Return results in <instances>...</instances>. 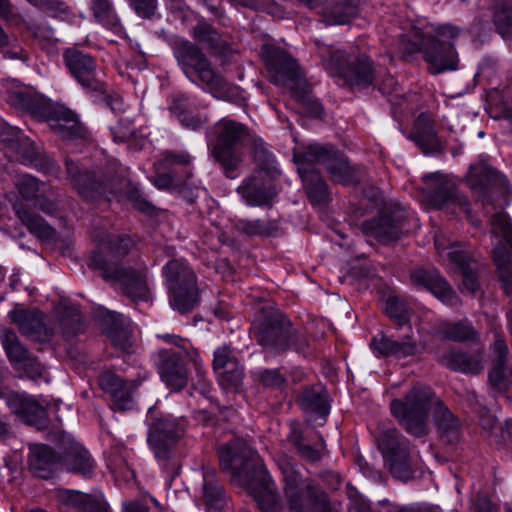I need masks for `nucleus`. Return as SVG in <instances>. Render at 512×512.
Here are the masks:
<instances>
[{"mask_svg":"<svg viewBox=\"0 0 512 512\" xmlns=\"http://www.w3.org/2000/svg\"><path fill=\"white\" fill-rule=\"evenodd\" d=\"M411 283L433 293L440 301L449 306L459 304V298L452 287L435 269H415L410 275Z\"/></svg>","mask_w":512,"mask_h":512,"instance_id":"nucleus-22","label":"nucleus"},{"mask_svg":"<svg viewBox=\"0 0 512 512\" xmlns=\"http://www.w3.org/2000/svg\"><path fill=\"white\" fill-rule=\"evenodd\" d=\"M449 260L453 263L463 278V286L470 292H475L478 288L477 275L474 268L470 266V257L465 251L449 252Z\"/></svg>","mask_w":512,"mask_h":512,"instance_id":"nucleus-42","label":"nucleus"},{"mask_svg":"<svg viewBox=\"0 0 512 512\" xmlns=\"http://www.w3.org/2000/svg\"><path fill=\"white\" fill-rule=\"evenodd\" d=\"M109 336L113 345L124 352H128L132 347L131 334L128 330L115 327L110 330Z\"/></svg>","mask_w":512,"mask_h":512,"instance_id":"nucleus-59","label":"nucleus"},{"mask_svg":"<svg viewBox=\"0 0 512 512\" xmlns=\"http://www.w3.org/2000/svg\"><path fill=\"white\" fill-rule=\"evenodd\" d=\"M55 498L59 505L78 508L81 512H109L102 495H88L75 490L58 489Z\"/></svg>","mask_w":512,"mask_h":512,"instance_id":"nucleus-29","label":"nucleus"},{"mask_svg":"<svg viewBox=\"0 0 512 512\" xmlns=\"http://www.w3.org/2000/svg\"><path fill=\"white\" fill-rule=\"evenodd\" d=\"M158 338L166 343L175 346L178 350L163 349L159 351V374L162 381L171 389L179 391L183 389L188 382L187 370L183 358L189 359L194 363L197 370L200 368L199 354L196 349L191 347L187 339H183L174 334H161Z\"/></svg>","mask_w":512,"mask_h":512,"instance_id":"nucleus-6","label":"nucleus"},{"mask_svg":"<svg viewBox=\"0 0 512 512\" xmlns=\"http://www.w3.org/2000/svg\"><path fill=\"white\" fill-rule=\"evenodd\" d=\"M264 57L272 81L277 85L293 88L300 77L295 60L276 47H267L264 50Z\"/></svg>","mask_w":512,"mask_h":512,"instance_id":"nucleus-19","label":"nucleus"},{"mask_svg":"<svg viewBox=\"0 0 512 512\" xmlns=\"http://www.w3.org/2000/svg\"><path fill=\"white\" fill-rule=\"evenodd\" d=\"M66 171L70 183L87 200L95 201L101 197L109 199V195L118 190L112 179L107 180V183L95 181L88 171H83L71 160H66Z\"/></svg>","mask_w":512,"mask_h":512,"instance_id":"nucleus-18","label":"nucleus"},{"mask_svg":"<svg viewBox=\"0 0 512 512\" xmlns=\"http://www.w3.org/2000/svg\"><path fill=\"white\" fill-rule=\"evenodd\" d=\"M220 385L227 390L237 389L243 378V368L238 365L233 368H227L217 372Z\"/></svg>","mask_w":512,"mask_h":512,"instance_id":"nucleus-52","label":"nucleus"},{"mask_svg":"<svg viewBox=\"0 0 512 512\" xmlns=\"http://www.w3.org/2000/svg\"><path fill=\"white\" fill-rule=\"evenodd\" d=\"M299 403L307 412L318 413L321 416H326L329 412L326 393L320 386L306 388L299 396Z\"/></svg>","mask_w":512,"mask_h":512,"instance_id":"nucleus-40","label":"nucleus"},{"mask_svg":"<svg viewBox=\"0 0 512 512\" xmlns=\"http://www.w3.org/2000/svg\"><path fill=\"white\" fill-rule=\"evenodd\" d=\"M40 9L43 10L48 16L60 20H68L71 16L69 7L59 0H44Z\"/></svg>","mask_w":512,"mask_h":512,"instance_id":"nucleus-55","label":"nucleus"},{"mask_svg":"<svg viewBox=\"0 0 512 512\" xmlns=\"http://www.w3.org/2000/svg\"><path fill=\"white\" fill-rule=\"evenodd\" d=\"M45 186L43 182L28 174L20 176L15 182L18 193L25 200L35 199L38 193L45 192Z\"/></svg>","mask_w":512,"mask_h":512,"instance_id":"nucleus-49","label":"nucleus"},{"mask_svg":"<svg viewBox=\"0 0 512 512\" xmlns=\"http://www.w3.org/2000/svg\"><path fill=\"white\" fill-rule=\"evenodd\" d=\"M378 447L389 462L391 473L401 480H407L412 472V454L409 441L395 429L383 431Z\"/></svg>","mask_w":512,"mask_h":512,"instance_id":"nucleus-15","label":"nucleus"},{"mask_svg":"<svg viewBox=\"0 0 512 512\" xmlns=\"http://www.w3.org/2000/svg\"><path fill=\"white\" fill-rule=\"evenodd\" d=\"M9 102L11 103V105L15 106L18 109L30 111L31 113L36 112L34 99L25 92H12L9 95Z\"/></svg>","mask_w":512,"mask_h":512,"instance_id":"nucleus-58","label":"nucleus"},{"mask_svg":"<svg viewBox=\"0 0 512 512\" xmlns=\"http://www.w3.org/2000/svg\"><path fill=\"white\" fill-rule=\"evenodd\" d=\"M112 134L115 141L125 142L136 137V129L129 118H122L112 128Z\"/></svg>","mask_w":512,"mask_h":512,"instance_id":"nucleus-56","label":"nucleus"},{"mask_svg":"<svg viewBox=\"0 0 512 512\" xmlns=\"http://www.w3.org/2000/svg\"><path fill=\"white\" fill-rule=\"evenodd\" d=\"M285 496L292 512H330L327 496L306 483L289 462L280 464Z\"/></svg>","mask_w":512,"mask_h":512,"instance_id":"nucleus-11","label":"nucleus"},{"mask_svg":"<svg viewBox=\"0 0 512 512\" xmlns=\"http://www.w3.org/2000/svg\"><path fill=\"white\" fill-rule=\"evenodd\" d=\"M359 0H334L328 17L332 24H345L357 15Z\"/></svg>","mask_w":512,"mask_h":512,"instance_id":"nucleus-44","label":"nucleus"},{"mask_svg":"<svg viewBox=\"0 0 512 512\" xmlns=\"http://www.w3.org/2000/svg\"><path fill=\"white\" fill-rule=\"evenodd\" d=\"M494 175V171L486 163L471 165L467 176L468 182L473 189L485 188Z\"/></svg>","mask_w":512,"mask_h":512,"instance_id":"nucleus-50","label":"nucleus"},{"mask_svg":"<svg viewBox=\"0 0 512 512\" xmlns=\"http://www.w3.org/2000/svg\"><path fill=\"white\" fill-rule=\"evenodd\" d=\"M22 334L40 341H46L50 336V330L44 323V316L37 310H14L10 313Z\"/></svg>","mask_w":512,"mask_h":512,"instance_id":"nucleus-30","label":"nucleus"},{"mask_svg":"<svg viewBox=\"0 0 512 512\" xmlns=\"http://www.w3.org/2000/svg\"><path fill=\"white\" fill-rule=\"evenodd\" d=\"M28 464L35 476L49 479L62 464V461L50 447L43 444H35L30 447Z\"/></svg>","mask_w":512,"mask_h":512,"instance_id":"nucleus-31","label":"nucleus"},{"mask_svg":"<svg viewBox=\"0 0 512 512\" xmlns=\"http://www.w3.org/2000/svg\"><path fill=\"white\" fill-rule=\"evenodd\" d=\"M0 149L10 158H18L26 165H33L36 153L30 140L12 126H3L0 131Z\"/></svg>","mask_w":512,"mask_h":512,"instance_id":"nucleus-23","label":"nucleus"},{"mask_svg":"<svg viewBox=\"0 0 512 512\" xmlns=\"http://www.w3.org/2000/svg\"><path fill=\"white\" fill-rule=\"evenodd\" d=\"M148 443L163 469L172 477L179 473L178 463L172 460L173 449L184 433L181 421L170 414L150 408L147 414Z\"/></svg>","mask_w":512,"mask_h":512,"instance_id":"nucleus-4","label":"nucleus"},{"mask_svg":"<svg viewBox=\"0 0 512 512\" xmlns=\"http://www.w3.org/2000/svg\"><path fill=\"white\" fill-rule=\"evenodd\" d=\"M433 404V393L430 388L418 384L403 400L394 399L390 403V410L408 433L422 437L427 434L428 415Z\"/></svg>","mask_w":512,"mask_h":512,"instance_id":"nucleus-7","label":"nucleus"},{"mask_svg":"<svg viewBox=\"0 0 512 512\" xmlns=\"http://www.w3.org/2000/svg\"><path fill=\"white\" fill-rule=\"evenodd\" d=\"M101 388L112 397V407L115 410L127 411L133 408L132 394L139 386L135 380H123L112 373H104L99 378Z\"/></svg>","mask_w":512,"mask_h":512,"instance_id":"nucleus-24","label":"nucleus"},{"mask_svg":"<svg viewBox=\"0 0 512 512\" xmlns=\"http://www.w3.org/2000/svg\"><path fill=\"white\" fill-rule=\"evenodd\" d=\"M238 365L236 357L228 346L220 347L214 352L213 368L216 373Z\"/></svg>","mask_w":512,"mask_h":512,"instance_id":"nucleus-53","label":"nucleus"},{"mask_svg":"<svg viewBox=\"0 0 512 512\" xmlns=\"http://www.w3.org/2000/svg\"><path fill=\"white\" fill-rule=\"evenodd\" d=\"M257 169L246 177L237 188L242 200L249 206L270 205L277 195L273 181L281 174L274 156L263 146L257 143L253 152Z\"/></svg>","mask_w":512,"mask_h":512,"instance_id":"nucleus-3","label":"nucleus"},{"mask_svg":"<svg viewBox=\"0 0 512 512\" xmlns=\"http://www.w3.org/2000/svg\"><path fill=\"white\" fill-rule=\"evenodd\" d=\"M252 333L259 345L275 354L289 349L300 351L306 345L303 335L298 333L291 322L281 315H273L254 324Z\"/></svg>","mask_w":512,"mask_h":512,"instance_id":"nucleus-10","label":"nucleus"},{"mask_svg":"<svg viewBox=\"0 0 512 512\" xmlns=\"http://www.w3.org/2000/svg\"><path fill=\"white\" fill-rule=\"evenodd\" d=\"M493 256L505 292L512 295V224L507 214L496 213L491 219Z\"/></svg>","mask_w":512,"mask_h":512,"instance_id":"nucleus-13","label":"nucleus"},{"mask_svg":"<svg viewBox=\"0 0 512 512\" xmlns=\"http://www.w3.org/2000/svg\"><path fill=\"white\" fill-rule=\"evenodd\" d=\"M291 441L297 447L300 455L308 460L316 461L320 458V453L317 449L311 447L310 445H305L300 442V434L296 431H293L290 436Z\"/></svg>","mask_w":512,"mask_h":512,"instance_id":"nucleus-63","label":"nucleus"},{"mask_svg":"<svg viewBox=\"0 0 512 512\" xmlns=\"http://www.w3.org/2000/svg\"><path fill=\"white\" fill-rule=\"evenodd\" d=\"M435 32L436 36H423L419 42L405 45L404 52L407 54L421 52L425 61L430 65L432 73L455 70L458 57L450 40L458 36V28L445 24L439 26Z\"/></svg>","mask_w":512,"mask_h":512,"instance_id":"nucleus-5","label":"nucleus"},{"mask_svg":"<svg viewBox=\"0 0 512 512\" xmlns=\"http://www.w3.org/2000/svg\"><path fill=\"white\" fill-rule=\"evenodd\" d=\"M239 232L248 236H269L277 229V223L271 220L239 219L236 222Z\"/></svg>","mask_w":512,"mask_h":512,"instance_id":"nucleus-46","label":"nucleus"},{"mask_svg":"<svg viewBox=\"0 0 512 512\" xmlns=\"http://www.w3.org/2000/svg\"><path fill=\"white\" fill-rule=\"evenodd\" d=\"M17 370H21L25 376L30 378L33 381H38L44 372V367L37 361L36 358L30 356L27 361L20 365V368H16Z\"/></svg>","mask_w":512,"mask_h":512,"instance_id":"nucleus-60","label":"nucleus"},{"mask_svg":"<svg viewBox=\"0 0 512 512\" xmlns=\"http://www.w3.org/2000/svg\"><path fill=\"white\" fill-rule=\"evenodd\" d=\"M427 198L432 206L442 209L454 206L470 217L467 199L459 195L454 180L440 172L430 173L423 177Z\"/></svg>","mask_w":512,"mask_h":512,"instance_id":"nucleus-16","label":"nucleus"},{"mask_svg":"<svg viewBox=\"0 0 512 512\" xmlns=\"http://www.w3.org/2000/svg\"><path fill=\"white\" fill-rule=\"evenodd\" d=\"M326 156L327 153L318 148V144H311L304 151L294 153L298 173L313 204L323 203L328 198L327 185L314 167L318 165L316 159H324Z\"/></svg>","mask_w":512,"mask_h":512,"instance_id":"nucleus-14","label":"nucleus"},{"mask_svg":"<svg viewBox=\"0 0 512 512\" xmlns=\"http://www.w3.org/2000/svg\"><path fill=\"white\" fill-rule=\"evenodd\" d=\"M259 483L249 484V490L262 512H278L281 507L278 494L266 468L263 464L257 466Z\"/></svg>","mask_w":512,"mask_h":512,"instance_id":"nucleus-27","label":"nucleus"},{"mask_svg":"<svg viewBox=\"0 0 512 512\" xmlns=\"http://www.w3.org/2000/svg\"><path fill=\"white\" fill-rule=\"evenodd\" d=\"M131 240L117 235H107L90 257V266L102 272L107 281L119 284L122 291L132 300H147L150 295L148 269L124 267L119 259L128 254Z\"/></svg>","mask_w":512,"mask_h":512,"instance_id":"nucleus-1","label":"nucleus"},{"mask_svg":"<svg viewBox=\"0 0 512 512\" xmlns=\"http://www.w3.org/2000/svg\"><path fill=\"white\" fill-rule=\"evenodd\" d=\"M43 116L49 128L64 140L84 138L86 136V131L81 123H79L76 115L64 107L47 105L43 110Z\"/></svg>","mask_w":512,"mask_h":512,"instance_id":"nucleus-20","label":"nucleus"},{"mask_svg":"<svg viewBox=\"0 0 512 512\" xmlns=\"http://www.w3.org/2000/svg\"><path fill=\"white\" fill-rule=\"evenodd\" d=\"M7 405L25 423L42 429L47 424V411L33 397L10 393L6 398Z\"/></svg>","mask_w":512,"mask_h":512,"instance_id":"nucleus-26","label":"nucleus"},{"mask_svg":"<svg viewBox=\"0 0 512 512\" xmlns=\"http://www.w3.org/2000/svg\"><path fill=\"white\" fill-rule=\"evenodd\" d=\"M217 140L212 155L227 177L234 179L243 160L238 146L245 144L250 138L247 128L239 122L223 118L215 125Z\"/></svg>","mask_w":512,"mask_h":512,"instance_id":"nucleus-8","label":"nucleus"},{"mask_svg":"<svg viewBox=\"0 0 512 512\" xmlns=\"http://www.w3.org/2000/svg\"><path fill=\"white\" fill-rule=\"evenodd\" d=\"M203 498L209 508L220 509L224 499V491L214 478V471L204 474Z\"/></svg>","mask_w":512,"mask_h":512,"instance_id":"nucleus-47","label":"nucleus"},{"mask_svg":"<svg viewBox=\"0 0 512 512\" xmlns=\"http://www.w3.org/2000/svg\"><path fill=\"white\" fill-rule=\"evenodd\" d=\"M163 276L169 292V303L173 309L186 313L198 304L196 275L184 260H170L163 267Z\"/></svg>","mask_w":512,"mask_h":512,"instance_id":"nucleus-9","label":"nucleus"},{"mask_svg":"<svg viewBox=\"0 0 512 512\" xmlns=\"http://www.w3.org/2000/svg\"><path fill=\"white\" fill-rule=\"evenodd\" d=\"M64 62L71 75L86 90L93 92H106V84L102 80L95 60L87 53L75 48L64 52Z\"/></svg>","mask_w":512,"mask_h":512,"instance_id":"nucleus-17","label":"nucleus"},{"mask_svg":"<svg viewBox=\"0 0 512 512\" xmlns=\"http://www.w3.org/2000/svg\"><path fill=\"white\" fill-rule=\"evenodd\" d=\"M508 355V348L505 341L496 338L492 347V369L489 372V382L495 388L506 389V377L504 365Z\"/></svg>","mask_w":512,"mask_h":512,"instance_id":"nucleus-36","label":"nucleus"},{"mask_svg":"<svg viewBox=\"0 0 512 512\" xmlns=\"http://www.w3.org/2000/svg\"><path fill=\"white\" fill-rule=\"evenodd\" d=\"M410 139L424 152L439 149V139L434 130L433 120L428 114H420L415 120Z\"/></svg>","mask_w":512,"mask_h":512,"instance_id":"nucleus-34","label":"nucleus"},{"mask_svg":"<svg viewBox=\"0 0 512 512\" xmlns=\"http://www.w3.org/2000/svg\"><path fill=\"white\" fill-rule=\"evenodd\" d=\"M62 464L72 472L88 476L92 473L94 462L89 452L80 445H73L61 458Z\"/></svg>","mask_w":512,"mask_h":512,"instance_id":"nucleus-38","label":"nucleus"},{"mask_svg":"<svg viewBox=\"0 0 512 512\" xmlns=\"http://www.w3.org/2000/svg\"><path fill=\"white\" fill-rule=\"evenodd\" d=\"M385 312L399 326L407 325L411 330L410 310L403 300L399 299L397 296L390 295L386 299Z\"/></svg>","mask_w":512,"mask_h":512,"instance_id":"nucleus-48","label":"nucleus"},{"mask_svg":"<svg viewBox=\"0 0 512 512\" xmlns=\"http://www.w3.org/2000/svg\"><path fill=\"white\" fill-rule=\"evenodd\" d=\"M318 148L325 151L327 156L323 157L324 159H316V163L326 167L333 181L349 184L356 180L355 171L343 154L336 151L330 145L318 144Z\"/></svg>","mask_w":512,"mask_h":512,"instance_id":"nucleus-28","label":"nucleus"},{"mask_svg":"<svg viewBox=\"0 0 512 512\" xmlns=\"http://www.w3.org/2000/svg\"><path fill=\"white\" fill-rule=\"evenodd\" d=\"M0 341L8 360L14 368H20V365L31 356L21 344L16 333L11 330H4L0 335Z\"/></svg>","mask_w":512,"mask_h":512,"instance_id":"nucleus-39","label":"nucleus"},{"mask_svg":"<svg viewBox=\"0 0 512 512\" xmlns=\"http://www.w3.org/2000/svg\"><path fill=\"white\" fill-rule=\"evenodd\" d=\"M443 337L449 340L463 341L474 336L472 326L463 323L448 324L443 328Z\"/></svg>","mask_w":512,"mask_h":512,"instance_id":"nucleus-54","label":"nucleus"},{"mask_svg":"<svg viewBox=\"0 0 512 512\" xmlns=\"http://www.w3.org/2000/svg\"><path fill=\"white\" fill-rule=\"evenodd\" d=\"M174 55L192 83L199 85L216 99L230 102L238 99V87L227 82L196 45L181 41L175 46Z\"/></svg>","mask_w":512,"mask_h":512,"instance_id":"nucleus-2","label":"nucleus"},{"mask_svg":"<svg viewBox=\"0 0 512 512\" xmlns=\"http://www.w3.org/2000/svg\"><path fill=\"white\" fill-rule=\"evenodd\" d=\"M256 377L263 386L270 388H279L285 382L283 375L276 369L259 371Z\"/></svg>","mask_w":512,"mask_h":512,"instance_id":"nucleus-57","label":"nucleus"},{"mask_svg":"<svg viewBox=\"0 0 512 512\" xmlns=\"http://www.w3.org/2000/svg\"><path fill=\"white\" fill-rule=\"evenodd\" d=\"M362 230L367 236L387 244L400 238L402 223L388 215H382L363 222Z\"/></svg>","mask_w":512,"mask_h":512,"instance_id":"nucleus-32","label":"nucleus"},{"mask_svg":"<svg viewBox=\"0 0 512 512\" xmlns=\"http://www.w3.org/2000/svg\"><path fill=\"white\" fill-rule=\"evenodd\" d=\"M490 115L500 122V128L507 134H512V110L491 108Z\"/></svg>","mask_w":512,"mask_h":512,"instance_id":"nucleus-64","label":"nucleus"},{"mask_svg":"<svg viewBox=\"0 0 512 512\" xmlns=\"http://www.w3.org/2000/svg\"><path fill=\"white\" fill-rule=\"evenodd\" d=\"M323 64L329 74L338 77L345 84L355 86H368L374 78V70L366 55H346L341 50L329 51L323 55Z\"/></svg>","mask_w":512,"mask_h":512,"instance_id":"nucleus-12","label":"nucleus"},{"mask_svg":"<svg viewBox=\"0 0 512 512\" xmlns=\"http://www.w3.org/2000/svg\"><path fill=\"white\" fill-rule=\"evenodd\" d=\"M40 193L41 194L35 198L36 206L46 214L52 215V214L56 213L58 210L57 202L47 198V194L49 196H53L55 194L54 190L52 188H49V190H47V186H45V192H40Z\"/></svg>","mask_w":512,"mask_h":512,"instance_id":"nucleus-62","label":"nucleus"},{"mask_svg":"<svg viewBox=\"0 0 512 512\" xmlns=\"http://www.w3.org/2000/svg\"><path fill=\"white\" fill-rule=\"evenodd\" d=\"M246 449L245 442L240 439H235L228 444L220 446L218 454L222 469H232L237 458L246 456Z\"/></svg>","mask_w":512,"mask_h":512,"instance_id":"nucleus-45","label":"nucleus"},{"mask_svg":"<svg viewBox=\"0 0 512 512\" xmlns=\"http://www.w3.org/2000/svg\"><path fill=\"white\" fill-rule=\"evenodd\" d=\"M370 347L378 356H393L398 359L414 356L422 351L421 345L410 334L398 340L385 335L375 336L370 343Z\"/></svg>","mask_w":512,"mask_h":512,"instance_id":"nucleus-25","label":"nucleus"},{"mask_svg":"<svg viewBox=\"0 0 512 512\" xmlns=\"http://www.w3.org/2000/svg\"><path fill=\"white\" fill-rule=\"evenodd\" d=\"M411 283L433 293L440 301L449 306L459 304V298L452 287L435 269H415L410 275Z\"/></svg>","mask_w":512,"mask_h":512,"instance_id":"nucleus-21","label":"nucleus"},{"mask_svg":"<svg viewBox=\"0 0 512 512\" xmlns=\"http://www.w3.org/2000/svg\"><path fill=\"white\" fill-rule=\"evenodd\" d=\"M434 419L443 440L452 444L459 439V422L442 403L437 402L434 408Z\"/></svg>","mask_w":512,"mask_h":512,"instance_id":"nucleus-37","label":"nucleus"},{"mask_svg":"<svg viewBox=\"0 0 512 512\" xmlns=\"http://www.w3.org/2000/svg\"><path fill=\"white\" fill-rule=\"evenodd\" d=\"M494 23L503 37L512 32V0L505 1L503 6L495 11Z\"/></svg>","mask_w":512,"mask_h":512,"instance_id":"nucleus-51","label":"nucleus"},{"mask_svg":"<svg viewBox=\"0 0 512 512\" xmlns=\"http://www.w3.org/2000/svg\"><path fill=\"white\" fill-rule=\"evenodd\" d=\"M13 209L20 222L29 232L40 239H51L54 236V229L47 222L22 202L13 205Z\"/></svg>","mask_w":512,"mask_h":512,"instance_id":"nucleus-35","label":"nucleus"},{"mask_svg":"<svg viewBox=\"0 0 512 512\" xmlns=\"http://www.w3.org/2000/svg\"><path fill=\"white\" fill-rule=\"evenodd\" d=\"M191 163V157L187 153H177L173 151H166L163 153L162 165L170 168L174 165L188 167Z\"/></svg>","mask_w":512,"mask_h":512,"instance_id":"nucleus-61","label":"nucleus"},{"mask_svg":"<svg viewBox=\"0 0 512 512\" xmlns=\"http://www.w3.org/2000/svg\"><path fill=\"white\" fill-rule=\"evenodd\" d=\"M192 36L200 44L206 46L214 52L224 50V44L221 41L218 32L207 22L200 21L194 26Z\"/></svg>","mask_w":512,"mask_h":512,"instance_id":"nucleus-43","label":"nucleus"},{"mask_svg":"<svg viewBox=\"0 0 512 512\" xmlns=\"http://www.w3.org/2000/svg\"><path fill=\"white\" fill-rule=\"evenodd\" d=\"M89 6L97 22L117 33L121 31L120 20L110 0H90Z\"/></svg>","mask_w":512,"mask_h":512,"instance_id":"nucleus-41","label":"nucleus"},{"mask_svg":"<svg viewBox=\"0 0 512 512\" xmlns=\"http://www.w3.org/2000/svg\"><path fill=\"white\" fill-rule=\"evenodd\" d=\"M438 361L445 367L463 373L477 374L484 368L483 357L480 353H464L449 351L439 356Z\"/></svg>","mask_w":512,"mask_h":512,"instance_id":"nucleus-33","label":"nucleus"}]
</instances>
